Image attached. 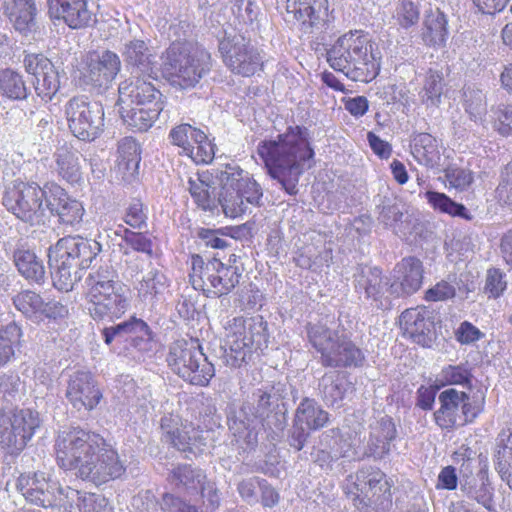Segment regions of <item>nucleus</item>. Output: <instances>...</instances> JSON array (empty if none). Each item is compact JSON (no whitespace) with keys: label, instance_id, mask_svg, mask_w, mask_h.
I'll list each match as a JSON object with an SVG mask.
<instances>
[{"label":"nucleus","instance_id":"f257e3e1","mask_svg":"<svg viewBox=\"0 0 512 512\" xmlns=\"http://www.w3.org/2000/svg\"><path fill=\"white\" fill-rule=\"evenodd\" d=\"M56 459L65 470L96 485L119 478L125 468L118 453L97 433L80 427L61 431L55 442Z\"/></svg>","mask_w":512,"mask_h":512},{"label":"nucleus","instance_id":"f03ea898","mask_svg":"<svg viewBox=\"0 0 512 512\" xmlns=\"http://www.w3.org/2000/svg\"><path fill=\"white\" fill-rule=\"evenodd\" d=\"M257 153L271 178L289 195L298 193L300 176L311 168L314 151L304 127L291 126L276 139L261 141Z\"/></svg>","mask_w":512,"mask_h":512},{"label":"nucleus","instance_id":"7ed1b4c3","mask_svg":"<svg viewBox=\"0 0 512 512\" xmlns=\"http://www.w3.org/2000/svg\"><path fill=\"white\" fill-rule=\"evenodd\" d=\"M100 244L80 236L61 238L49 250V264L53 285L60 291H71L81 279L80 272L90 267L100 252Z\"/></svg>","mask_w":512,"mask_h":512},{"label":"nucleus","instance_id":"20e7f679","mask_svg":"<svg viewBox=\"0 0 512 512\" xmlns=\"http://www.w3.org/2000/svg\"><path fill=\"white\" fill-rule=\"evenodd\" d=\"M327 61L353 81L369 82L379 72L370 38L358 30L339 37L327 51Z\"/></svg>","mask_w":512,"mask_h":512},{"label":"nucleus","instance_id":"39448f33","mask_svg":"<svg viewBox=\"0 0 512 512\" xmlns=\"http://www.w3.org/2000/svg\"><path fill=\"white\" fill-rule=\"evenodd\" d=\"M87 309L95 320L120 318L129 307L128 290L117 280L108 265L92 271L85 278Z\"/></svg>","mask_w":512,"mask_h":512},{"label":"nucleus","instance_id":"423d86ee","mask_svg":"<svg viewBox=\"0 0 512 512\" xmlns=\"http://www.w3.org/2000/svg\"><path fill=\"white\" fill-rule=\"evenodd\" d=\"M162 72L183 89L194 87L211 69V56L204 48L188 41L175 40L162 53Z\"/></svg>","mask_w":512,"mask_h":512},{"label":"nucleus","instance_id":"0eeeda50","mask_svg":"<svg viewBox=\"0 0 512 512\" xmlns=\"http://www.w3.org/2000/svg\"><path fill=\"white\" fill-rule=\"evenodd\" d=\"M307 337L320 354L324 367L347 368L362 366L365 356L362 350L345 333L330 328L326 322L309 323Z\"/></svg>","mask_w":512,"mask_h":512},{"label":"nucleus","instance_id":"6e6552de","mask_svg":"<svg viewBox=\"0 0 512 512\" xmlns=\"http://www.w3.org/2000/svg\"><path fill=\"white\" fill-rule=\"evenodd\" d=\"M217 177L221 187L218 202L226 216L236 218L246 211L248 204L259 205L262 189L240 166L227 164Z\"/></svg>","mask_w":512,"mask_h":512},{"label":"nucleus","instance_id":"1a4fd4ad","mask_svg":"<svg viewBox=\"0 0 512 512\" xmlns=\"http://www.w3.org/2000/svg\"><path fill=\"white\" fill-rule=\"evenodd\" d=\"M227 335L223 359L233 368L247 364L254 352L268 346L267 323L261 316L248 319L234 318Z\"/></svg>","mask_w":512,"mask_h":512},{"label":"nucleus","instance_id":"9d476101","mask_svg":"<svg viewBox=\"0 0 512 512\" xmlns=\"http://www.w3.org/2000/svg\"><path fill=\"white\" fill-rule=\"evenodd\" d=\"M171 370L192 385L207 386L215 374L214 366L196 340L174 341L167 355Z\"/></svg>","mask_w":512,"mask_h":512},{"label":"nucleus","instance_id":"9b49d317","mask_svg":"<svg viewBox=\"0 0 512 512\" xmlns=\"http://www.w3.org/2000/svg\"><path fill=\"white\" fill-rule=\"evenodd\" d=\"M240 276L237 267L227 266L218 259L205 262L199 255L192 256L190 282L194 289L208 297L229 294L239 283Z\"/></svg>","mask_w":512,"mask_h":512},{"label":"nucleus","instance_id":"f8f14e48","mask_svg":"<svg viewBox=\"0 0 512 512\" xmlns=\"http://www.w3.org/2000/svg\"><path fill=\"white\" fill-rule=\"evenodd\" d=\"M41 425L37 411L31 409L0 410V444L8 454H18Z\"/></svg>","mask_w":512,"mask_h":512},{"label":"nucleus","instance_id":"ddd939ff","mask_svg":"<svg viewBox=\"0 0 512 512\" xmlns=\"http://www.w3.org/2000/svg\"><path fill=\"white\" fill-rule=\"evenodd\" d=\"M65 115L71 133L80 140L93 141L103 130L102 104L85 95L71 98L65 105Z\"/></svg>","mask_w":512,"mask_h":512},{"label":"nucleus","instance_id":"4468645a","mask_svg":"<svg viewBox=\"0 0 512 512\" xmlns=\"http://www.w3.org/2000/svg\"><path fill=\"white\" fill-rule=\"evenodd\" d=\"M219 52L226 67L233 73L250 77L263 67L261 51L241 34H227L219 41Z\"/></svg>","mask_w":512,"mask_h":512},{"label":"nucleus","instance_id":"2eb2a0df","mask_svg":"<svg viewBox=\"0 0 512 512\" xmlns=\"http://www.w3.org/2000/svg\"><path fill=\"white\" fill-rule=\"evenodd\" d=\"M48 197L36 183L15 181L8 185L2 203L8 211L24 222L33 224L43 216V198Z\"/></svg>","mask_w":512,"mask_h":512},{"label":"nucleus","instance_id":"dca6fc26","mask_svg":"<svg viewBox=\"0 0 512 512\" xmlns=\"http://www.w3.org/2000/svg\"><path fill=\"white\" fill-rule=\"evenodd\" d=\"M438 400L440 407L434 412V419L442 429L464 426L474 421L482 410L481 405L470 401L468 394L454 388L442 391Z\"/></svg>","mask_w":512,"mask_h":512},{"label":"nucleus","instance_id":"f3484780","mask_svg":"<svg viewBox=\"0 0 512 512\" xmlns=\"http://www.w3.org/2000/svg\"><path fill=\"white\" fill-rule=\"evenodd\" d=\"M121 69V60L117 53L106 50L101 54H87L78 66V80L81 85L98 91L106 90Z\"/></svg>","mask_w":512,"mask_h":512},{"label":"nucleus","instance_id":"a211bd4d","mask_svg":"<svg viewBox=\"0 0 512 512\" xmlns=\"http://www.w3.org/2000/svg\"><path fill=\"white\" fill-rule=\"evenodd\" d=\"M127 70L132 76L157 77V56L150 40L131 31L121 37L119 48Z\"/></svg>","mask_w":512,"mask_h":512},{"label":"nucleus","instance_id":"6ab92c4d","mask_svg":"<svg viewBox=\"0 0 512 512\" xmlns=\"http://www.w3.org/2000/svg\"><path fill=\"white\" fill-rule=\"evenodd\" d=\"M160 427L162 439L179 451L196 454L206 444L203 431L177 415H164Z\"/></svg>","mask_w":512,"mask_h":512},{"label":"nucleus","instance_id":"aec40b11","mask_svg":"<svg viewBox=\"0 0 512 512\" xmlns=\"http://www.w3.org/2000/svg\"><path fill=\"white\" fill-rule=\"evenodd\" d=\"M169 138L173 145L182 149L181 153L196 164H208L214 158V146L207 135L190 124L184 123L172 128Z\"/></svg>","mask_w":512,"mask_h":512},{"label":"nucleus","instance_id":"412c9836","mask_svg":"<svg viewBox=\"0 0 512 512\" xmlns=\"http://www.w3.org/2000/svg\"><path fill=\"white\" fill-rule=\"evenodd\" d=\"M17 490L25 500L33 505L56 507L60 493V484L44 472L22 474L17 479Z\"/></svg>","mask_w":512,"mask_h":512},{"label":"nucleus","instance_id":"4be33fe9","mask_svg":"<svg viewBox=\"0 0 512 512\" xmlns=\"http://www.w3.org/2000/svg\"><path fill=\"white\" fill-rule=\"evenodd\" d=\"M25 71L32 75L36 94L50 101L60 88L59 73L52 61L43 53H26L23 59Z\"/></svg>","mask_w":512,"mask_h":512},{"label":"nucleus","instance_id":"5701e85b","mask_svg":"<svg viewBox=\"0 0 512 512\" xmlns=\"http://www.w3.org/2000/svg\"><path fill=\"white\" fill-rule=\"evenodd\" d=\"M65 396L78 411H92L103 398L97 381L90 372L76 371L67 381Z\"/></svg>","mask_w":512,"mask_h":512},{"label":"nucleus","instance_id":"b1692460","mask_svg":"<svg viewBox=\"0 0 512 512\" xmlns=\"http://www.w3.org/2000/svg\"><path fill=\"white\" fill-rule=\"evenodd\" d=\"M92 5L90 0H48V13L71 29H82L95 22Z\"/></svg>","mask_w":512,"mask_h":512},{"label":"nucleus","instance_id":"393cba45","mask_svg":"<svg viewBox=\"0 0 512 512\" xmlns=\"http://www.w3.org/2000/svg\"><path fill=\"white\" fill-rule=\"evenodd\" d=\"M355 287L359 293H364L377 309L390 307V285L387 278L377 267L363 266L355 274Z\"/></svg>","mask_w":512,"mask_h":512},{"label":"nucleus","instance_id":"a878e982","mask_svg":"<svg viewBox=\"0 0 512 512\" xmlns=\"http://www.w3.org/2000/svg\"><path fill=\"white\" fill-rule=\"evenodd\" d=\"M287 12L304 33L321 31L328 21V0H287Z\"/></svg>","mask_w":512,"mask_h":512},{"label":"nucleus","instance_id":"bb28decb","mask_svg":"<svg viewBox=\"0 0 512 512\" xmlns=\"http://www.w3.org/2000/svg\"><path fill=\"white\" fill-rule=\"evenodd\" d=\"M356 499L364 506L376 504L381 497L388 499L390 484L379 469L363 468L356 474L354 483Z\"/></svg>","mask_w":512,"mask_h":512},{"label":"nucleus","instance_id":"cd10ccee","mask_svg":"<svg viewBox=\"0 0 512 512\" xmlns=\"http://www.w3.org/2000/svg\"><path fill=\"white\" fill-rule=\"evenodd\" d=\"M134 80L124 82L119 86L118 104L152 106L163 104L162 94L151 83L152 78L133 76Z\"/></svg>","mask_w":512,"mask_h":512},{"label":"nucleus","instance_id":"c85d7f7f","mask_svg":"<svg viewBox=\"0 0 512 512\" xmlns=\"http://www.w3.org/2000/svg\"><path fill=\"white\" fill-rule=\"evenodd\" d=\"M396 281L390 284V295H410L418 291L422 284V263L414 257L404 258L395 269Z\"/></svg>","mask_w":512,"mask_h":512},{"label":"nucleus","instance_id":"c756f323","mask_svg":"<svg viewBox=\"0 0 512 512\" xmlns=\"http://www.w3.org/2000/svg\"><path fill=\"white\" fill-rule=\"evenodd\" d=\"M50 193L46 198V206L51 213L57 214L63 224L70 226L80 224L84 215L82 204L71 199L59 186H54Z\"/></svg>","mask_w":512,"mask_h":512},{"label":"nucleus","instance_id":"7c9ffc66","mask_svg":"<svg viewBox=\"0 0 512 512\" xmlns=\"http://www.w3.org/2000/svg\"><path fill=\"white\" fill-rule=\"evenodd\" d=\"M400 328L404 334L415 343L427 346L431 341L432 322L428 317V311L424 307L410 308L402 312L399 317Z\"/></svg>","mask_w":512,"mask_h":512},{"label":"nucleus","instance_id":"2f4dec72","mask_svg":"<svg viewBox=\"0 0 512 512\" xmlns=\"http://www.w3.org/2000/svg\"><path fill=\"white\" fill-rule=\"evenodd\" d=\"M319 391L325 404L340 407L343 400L353 391V385L340 371H329L319 380Z\"/></svg>","mask_w":512,"mask_h":512},{"label":"nucleus","instance_id":"473e14b6","mask_svg":"<svg viewBox=\"0 0 512 512\" xmlns=\"http://www.w3.org/2000/svg\"><path fill=\"white\" fill-rule=\"evenodd\" d=\"M470 463H463L461 467L460 489L469 499L475 500L487 510H492L493 493L488 480L484 475L476 476L469 470Z\"/></svg>","mask_w":512,"mask_h":512},{"label":"nucleus","instance_id":"72a5a7b5","mask_svg":"<svg viewBox=\"0 0 512 512\" xmlns=\"http://www.w3.org/2000/svg\"><path fill=\"white\" fill-rule=\"evenodd\" d=\"M119 105V113L123 122L139 132H145L150 129L163 110V104H154L152 106Z\"/></svg>","mask_w":512,"mask_h":512},{"label":"nucleus","instance_id":"f704fd0d","mask_svg":"<svg viewBox=\"0 0 512 512\" xmlns=\"http://www.w3.org/2000/svg\"><path fill=\"white\" fill-rule=\"evenodd\" d=\"M285 392L286 385L280 382L258 389L253 393V403L245 404L242 410L246 411L248 409L254 418L264 419L272 411L273 407L277 406L278 401L284 397Z\"/></svg>","mask_w":512,"mask_h":512},{"label":"nucleus","instance_id":"c9c22d12","mask_svg":"<svg viewBox=\"0 0 512 512\" xmlns=\"http://www.w3.org/2000/svg\"><path fill=\"white\" fill-rule=\"evenodd\" d=\"M396 427L391 418H382L372 429L367 445V454L382 459L391 451V443L396 438Z\"/></svg>","mask_w":512,"mask_h":512},{"label":"nucleus","instance_id":"e433bc0d","mask_svg":"<svg viewBox=\"0 0 512 512\" xmlns=\"http://www.w3.org/2000/svg\"><path fill=\"white\" fill-rule=\"evenodd\" d=\"M206 478L207 476L202 469L189 464H181L170 472L168 481L179 492L194 495L199 493V489L203 487Z\"/></svg>","mask_w":512,"mask_h":512},{"label":"nucleus","instance_id":"4c0bfd02","mask_svg":"<svg viewBox=\"0 0 512 512\" xmlns=\"http://www.w3.org/2000/svg\"><path fill=\"white\" fill-rule=\"evenodd\" d=\"M53 157L55 162L54 170L59 177L71 184L81 181V155L77 150L64 145L56 150Z\"/></svg>","mask_w":512,"mask_h":512},{"label":"nucleus","instance_id":"58836bf2","mask_svg":"<svg viewBox=\"0 0 512 512\" xmlns=\"http://www.w3.org/2000/svg\"><path fill=\"white\" fill-rule=\"evenodd\" d=\"M103 336L106 344H111L113 340L134 342L137 339H150L151 331L142 319L132 317L129 321L105 328Z\"/></svg>","mask_w":512,"mask_h":512},{"label":"nucleus","instance_id":"ea45409f","mask_svg":"<svg viewBox=\"0 0 512 512\" xmlns=\"http://www.w3.org/2000/svg\"><path fill=\"white\" fill-rule=\"evenodd\" d=\"M294 421L305 429L315 431L329 421V414L314 399L304 398L296 409Z\"/></svg>","mask_w":512,"mask_h":512},{"label":"nucleus","instance_id":"a19ab883","mask_svg":"<svg viewBox=\"0 0 512 512\" xmlns=\"http://www.w3.org/2000/svg\"><path fill=\"white\" fill-rule=\"evenodd\" d=\"M495 468L502 480L512 489V430L502 431L498 436L495 453Z\"/></svg>","mask_w":512,"mask_h":512},{"label":"nucleus","instance_id":"79ce46f5","mask_svg":"<svg viewBox=\"0 0 512 512\" xmlns=\"http://www.w3.org/2000/svg\"><path fill=\"white\" fill-rule=\"evenodd\" d=\"M412 155L421 165L435 166L440 160L436 139L428 133H419L412 140Z\"/></svg>","mask_w":512,"mask_h":512},{"label":"nucleus","instance_id":"37998d69","mask_svg":"<svg viewBox=\"0 0 512 512\" xmlns=\"http://www.w3.org/2000/svg\"><path fill=\"white\" fill-rule=\"evenodd\" d=\"M14 262L21 273L27 280L40 283L45 278V269L41 260L34 252L25 249H18L14 252Z\"/></svg>","mask_w":512,"mask_h":512},{"label":"nucleus","instance_id":"c03bdc74","mask_svg":"<svg viewBox=\"0 0 512 512\" xmlns=\"http://www.w3.org/2000/svg\"><path fill=\"white\" fill-rule=\"evenodd\" d=\"M444 79L440 71L429 69L423 80V87L419 92L420 99L427 107H437L443 94Z\"/></svg>","mask_w":512,"mask_h":512},{"label":"nucleus","instance_id":"a18cd8bd","mask_svg":"<svg viewBox=\"0 0 512 512\" xmlns=\"http://www.w3.org/2000/svg\"><path fill=\"white\" fill-rule=\"evenodd\" d=\"M424 26L423 36L425 41L431 45H442L445 43L448 30L447 19L444 13L439 9L432 11L426 16Z\"/></svg>","mask_w":512,"mask_h":512},{"label":"nucleus","instance_id":"49530a36","mask_svg":"<svg viewBox=\"0 0 512 512\" xmlns=\"http://www.w3.org/2000/svg\"><path fill=\"white\" fill-rule=\"evenodd\" d=\"M208 178L205 175H197L195 178L190 177L188 190L198 207L205 211H212L216 207V202L214 194L210 191Z\"/></svg>","mask_w":512,"mask_h":512},{"label":"nucleus","instance_id":"de8ad7c7","mask_svg":"<svg viewBox=\"0 0 512 512\" xmlns=\"http://www.w3.org/2000/svg\"><path fill=\"white\" fill-rule=\"evenodd\" d=\"M118 154L119 169L126 171L130 175L137 173L141 160L138 143L130 137L123 138L119 142Z\"/></svg>","mask_w":512,"mask_h":512},{"label":"nucleus","instance_id":"09e8293b","mask_svg":"<svg viewBox=\"0 0 512 512\" xmlns=\"http://www.w3.org/2000/svg\"><path fill=\"white\" fill-rule=\"evenodd\" d=\"M122 240L125 244L123 254L130 258L132 252L144 254L147 258L153 256V241L148 233L123 229Z\"/></svg>","mask_w":512,"mask_h":512},{"label":"nucleus","instance_id":"8fccbe9b","mask_svg":"<svg viewBox=\"0 0 512 512\" xmlns=\"http://www.w3.org/2000/svg\"><path fill=\"white\" fill-rule=\"evenodd\" d=\"M138 297L145 302H152L166 288V277L158 270H151L136 285Z\"/></svg>","mask_w":512,"mask_h":512},{"label":"nucleus","instance_id":"3c124183","mask_svg":"<svg viewBox=\"0 0 512 512\" xmlns=\"http://www.w3.org/2000/svg\"><path fill=\"white\" fill-rule=\"evenodd\" d=\"M424 196L433 209L438 210L441 213H446L450 216H459L467 220L471 219V216L464 205L453 201L444 193L427 191Z\"/></svg>","mask_w":512,"mask_h":512},{"label":"nucleus","instance_id":"603ef678","mask_svg":"<svg viewBox=\"0 0 512 512\" xmlns=\"http://www.w3.org/2000/svg\"><path fill=\"white\" fill-rule=\"evenodd\" d=\"M0 91L4 96L13 100H23L28 96V89L22 75L6 69L0 73Z\"/></svg>","mask_w":512,"mask_h":512},{"label":"nucleus","instance_id":"864d4df0","mask_svg":"<svg viewBox=\"0 0 512 512\" xmlns=\"http://www.w3.org/2000/svg\"><path fill=\"white\" fill-rule=\"evenodd\" d=\"M21 328L10 322L0 330V365L7 363L14 355V347L20 343Z\"/></svg>","mask_w":512,"mask_h":512},{"label":"nucleus","instance_id":"5fc2aeb1","mask_svg":"<svg viewBox=\"0 0 512 512\" xmlns=\"http://www.w3.org/2000/svg\"><path fill=\"white\" fill-rule=\"evenodd\" d=\"M392 17L400 27L408 29L419 21V4L411 0H400L395 4Z\"/></svg>","mask_w":512,"mask_h":512},{"label":"nucleus","instance_id":"6e6d98bb","mask_svg":"<svg viewBox=\"0 0 512 512\" xmlns=\"http://www.w3.org/2000/svg\"><path fill=\"white\" fill-rule=\"evenodd\" d=\"M17 310L27 317H33L41 313L44 308V301L41 296L33 291H22L13 298Z\"/></svg>","mask_w":512,"mask_h":512},{"label":"nucleus","instance_id":"4d7b16f0","mask_svg":"<svg viewBox=\"0 0 512 512\" xmlns=\"http://www.w3.org/2000/svg\"><path fill=\"white\" fill-rule=\"evenodd\" d=\"M404 215V205L398 201L386 200L380 206L378 220L387 228H395Z\"/></svg>","mask_w":512,"mask_h":512},{"label":"nucleus","instance_id":"13d9d810","mask_svg":"<svg viewBox=\"0 0 512 512\" xmlns=\"http://www.w3.org/2000/svg\"><path fill=\"white\" fill-rule=\"evenodd\" d=\"M466 111L474 121L481 120L486 113L485 95L480 90L465 91Z\"/></svg>","mask_w":512,"mask_h":512},{"label":"nucleus","instance_id":"bf43d9fd","mask_svg":"<svg viewBox=\"0 0 512 512\" xmlns=\"http://www.w3.org/2000/svg\"><path fill=\"white\" fill-rule=\"evenodd\" d=\"M124 222L133 229H143L147 227V212L143 203L139 200H133L126 208L123 217Z\"/></svg>","mask_w":512,"mask_h":512},{"label":"nucleus","instance_id":"052dcab7","mask_svg":"<svg viewBox=\"0 0 512 512\" xmlns=\"http://www.w3.org/2000/svg\"><path fill=\"white\" fill-rule=\"evenodd\" d=\"M440 375L442 381L448 385H471V373L462 365L444 367Z\"/></svg>","mask_w":512,"mask_h":512},{"label":"nucleus","instance_id":"680f3d73","mask_svg":"<svg viewBox=\"0 0 512 512\" xmlns=\"http://www.w3.org/2000/svg\"><path fill=\"white\" fill-rule=\"evenodd\" d=\"M14 28L21 33H28L35 27L36 6L7 14Z\"/></svg>","mask_w":512,"mask_h":512},{"label":"nucleus","instance_id":"e2e57ef3","mask_svg":"<svg viewBox=\"0 0 512 512\" xmlns=\"http://www.w3.org/2000/svg\"><path fill=\"white\" fill-rule=\"evenodd\" d=\"M444 177L451 187L458 190L466 189L473 182L472 172L459 167H448L445 169Z\"/></svg>","mask_w":512,"mask_h":512},{"label":"nucleus","instance_id":"0e129e2a","mask_svg":"<svg viewBox=\"0 0 512 512\" xmlns=\"http://www.w3.org/2000/svg\"><path fill=\"white\" fill-rule=\"evenodd\" d=\"M84 492L71 487L63 488L60 485L59 501L56 506L64 508L68 512H79Z\"/></svg>","mask_w":512,"mask_h":512},{"label":"nucleus","instance_id":"69168bd1","mask_svg":"<svg viewBox=\"0 0 512 512\" xmlns=\"http://www.w3.org/2000/svg\"><path fill=\"white\" fill-rule=\"evenodd\" d=\"M161 509L163 512H206L203 508L191 505L169 493L163 495Z\"/></svg>","mask_w":512,"mask_h":512},{"label":"nucleus","instance_id":"338daca9","mask_svg":"<svg viewBox=\"0 0 512 512\" xmlns=\"http://www.w3.org/2000/svg\"><path fill=\"white\" fill-rule=\"evenodd\" d=\"M494 128L503 136L512 135V105L499 107L495 111Z\"/></svg>","mask_w":512,"mask_h":512},{"label":"nucleus","instance_id":"774afa93","mask_svg":"<svg viewBox=\"0 0 512 512\" xmlns=\"http://www.w3.org/2000/svg\"><path fill=\"white\" fill-rule=\"evenodd\" d=\"M496 196L501 203L512 206V161L502 173V181L496 189Z\"/></svg>","mask_w":512,"mask_h":512}]
</instances>
